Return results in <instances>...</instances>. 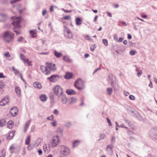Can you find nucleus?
<instances>
[{"label":"nucleus","mask_w":157,"mask_h":157,"mask_svg":"<svg viewBox=\"0 0 157 157\" xmlns=\"http://www.w3.org/2000/svg\"><path fill=\"white\" fill-rule=\"evenodd\" d=\"M3 37L4 41L6 43H9L13 40L14 34L6 31L4 33Z\"/></svg>","instance_id":"f257e3e1"},{"label":"nucleus","mask_w":157,"mask_h":157,"mask_svg":"<svg viewBox=\"0 0 157 157\" xmlns=\"http://www.w3.org/2000/svg\"><path fill=\"white\" fill-rule=\"evenodd\" d=\"M74 86L78 90H82L84 88V82L81 79H78L74 83Z\"/></svg>","instance_id":"f03ea898"},{"label":"nucleus","mask_w":157,"mask_h":157,"mask_svg":"<svg viewBox=\"0 0 157 157\" xmlns=\"http://www.w3.org/2000/svg\"><path fill=\"white\" fill-rule=\"evenodd\" d=\"M11 18L13 20V21L12 22V24L14 26V28H20L21 26L20 24V23L21 20V17H12Z\"/></svg>","instance_id":"7ed1b4c3"},{"label":"nucleus","mask_w":157,"mask_h":157,"mask_svg":"<svg viewBox=\"0 0 157 157\" xmlns=\"http://www.w3.org/2000/svg\"><path fill=\"white\" fill-rule=\"evenodd\" d=\"M64 36L68 38H72L73 37V34L71 30L66 26H64Z\"/></svg>","instance_id":"20e7f679"},{"label":"nucleus","mask_w":157,"mask_h":157,"mask_svg":"<svg viewBox=\"0 0 157 157\" xmlns=\"http://www.w3.org/2000/svg\"><path fill=\"white\" fill-rule=\"evenodd\" d=\"M53 91L56 95H62L63 94L62 88L59 85H56L54 87Z\"/></svg>","instance_id":"39448f33"},{"label":"nucleus","mask_w":157,"mask_h":157,"mask_svg":"<svg viewBox=\"0 0 157 157\" xmlns=\"http://www.w3.org/2000/svg\"><path fill=\"white\" fill-rule=\"evenodd\" d=\"M59 139L58 136H55L52 137L51 145L53 147L56 146L59 144Z\"/></svg>","instance_id":"423d86ee"},{"label":"nucleus","mask_w":157,"mask_h":157,"mask_svg":"<svg viewBox=\"0 0 157 157\" xmlns=\"http://www.w3.org/2000/svg\"><path fill=\"white\" fill-rule=\"evenodd\" d=\"M20 58L22 61L25 64L28 66H32L31 61H29L28 59L26 58L25 56L22 54H20Z\"/></svg>","instance_id":"0eeeda50"},{"label":"nucleus","mask_w":157,"mask_h":157,"mask_svg":"<svg viewBox=\"0 0 157 157\" xmlns=\"http://www.w3.org/2000/svg\"><path fill=\"white\" fill-rule=\"evenodd\" d=\"M61 152L62 154L67 155L69 153V150L67 147L62 146L61 147Z\"/></svg>","instance_id":"6e6552de"},{"label":"nucleus","mask_w":157,"mask_h":157,"mask_svg":"<svg viewBox=\"0 0 157 157\" xmlns=\"http://www.w3.org/2000/svg\"><path fill=\"white\" fill-rule=\"evenodd\" d=\"M46 65L50 70H56V67L55 64L48 62H47L46 63Z\"/></svg>","instance_id":"1a4fd4ad"},{"label":"nucleus","mask_w":157,"mask_h":157,"mask_svg":"<svg viewBox=\"0 0 157 157\" xmlns=\"http://www.w3.org/2000/svg\"><path fill=\"white\" fill-rule=\"evenodd\" d=\"M41 70L42 72L46 75H48L50 73V71L48 70L46 66H42L40 67Z\"/></svg>","instance_id":"9d476101"},{"label":"nucleus","mask_w":157,"mask_h":157,"mask_svg":"<svg viewBox=\"0 0 157 157\" xmlns=\"http://www.w3.org/2000/svg\"><path fill=\"white\" fill-rule=\"evenodd\" d=\"M9 101V99L7 98H4L0 101V105L2 106H5L7 105Z\"/></svg>","instance_id":"9b49d317"},{"label":"nucleus","mask_w":157,"mask_h":157,"mask_svg":"<svg viewBox=\"0 0 157 157\" xmlns=\"http://www.w3.org/2000/svg\"><path fill=\"white\" fill-rule=\"evenodd\" d=\"M59 78V76L56 75H52L48 78V79L51 82H55Z\"/></svg>","instance_id":"f8f14e48"},{"label":"nucleus","mask_w":157,"mask_h":157,"mask_svg":"<svg viewBox=\"0 0 157 157\" xmlns=\"http://www.w3.org/2000/svg\"><path fill=\"white\" fill-rule=\"evenodd\" d=\"M18 113V110L16 107H14L11 109L10 113L13 117L17 115Z\"/></svg>","instance_id":"ddd939ff"},{"label":"nucleus","mask_w":157,"mask_h":157,"mask_svg":"<svg viewBox=\"0 0 157 157\" xmlns=\"http://www.w3.org/2000/svg\"><path fill=\"white\" fill-rule=\"evenodd\" d=\"M44 151L46 153H48L50 150V147L48 144H45L43 146Z\"/></svg>","instance_id":"4468645a"},{"label":"nucleus","mask_w":157,"mask_h":157,"mask_svg":"<svg viewBox=\"0 0 157 157\" xmlns=\"http://www.w3.org/2000/svg\"><path fill=\"white\" fill-rule=\"evenodd\" d=\"M73 76V75L72 73L66 72L64 78L66 79H70Z\"/></svg>","instance_id":"2eb2a0df"},{"label":"nucleus","mask_w":157,"mask_h":157,"mask_svg":"<svg viewBox=\"0 0 157 157\" xmlns=\"http://www.w3.org/2000/svg\"><path fill=\"white\" fill-rule=\"evenodd\" d=\"M15 90L17 95L19 97H21V93L20 88L17 86H16L15 87Z\"/></svg>","instance_id":"dca6fc26"},{"label":"nucleus","mask_w":157,"mask_h":157,"mask_svg":"<svg viewBox=\"0 0 157 157\" xmlns=\"http://www.w3.org/2000/svg\"><path fill=\"white\" fill-rule=\"evenodd\" d=\"M33 85L35 88L39 89H41L42 87V85L41 84L37 82H34L33 83Z\"/></svg>","instance_id":"f3484780"},{"label":"nucleus","mask_w":157,"mask_h":157,"mask_svg":"<svg viewBox=\"0 0 157 157\" xmlns=\"http://www.w3.org/2000/svg\"><path fill=\"white\" fill-rule=\"evenodd\" d=\"M60 99L61 102L63 104H65L67 102V99L65 95L63 94L61 95Z\"/></svg>","instance_id":"a211bd4d"},{"label":"nucleus","mask_w":157,"mask_h":157,"mask_svg":"<svg viewBox=\"0 0 157 157\" xmlns=\"http://www.w3.org/2000/svg\"><path fill=\"white\" fill-rule=\"evenodd\" d=\"M40 99L41 101L43 102H45L47 100V97L45 95L42 94L40 95Z\"/></svg>","instance_id":"6ab92c4d"},{"label":"nucleus","mask_w":157,"mask_h":157,"mask_svg":"<svg viewBox=\"0 0 157 157\" xmlns=\"http://www.w3.org/2000/svg\"><path fill=\"white\" fill-rule=\"evenodd\" d=\"M66 93L70 95H74L76 94V92L73 90L71 89H67L66 91Z\"/></svg>","instance_id":"aec40b11"},{"label":"nucleus","mask_w":157,"mask_h":157,"mask_svg":"<svg viewBox=\"0 0 157 157\" xmlns=\"http://www.w3.org/2000/svg\"><path fill=\"white\" fill-rule=\"evenodd\" d=\"M13 126L14 123L13 121H10L8 122L7 124V126L10 129L12 128L13 127Z\"/></svg>","instance_id":"412c9836"},{"label":"nucleus","mask_w":157,"mask_h":157,"mask_svg":"<svg viewBox=\"0 0 157 157\" xmlns=\"http://www.w3.org/2000/svg\"><path fill=\"white\" fill-rule=\"evenodd\" d=\"M15 134V131H13L9 133V135L7 137V139L8 140H11L14 136Z\"/></svg>","instance_id":"4be33fe9"},{"label":"nucleus","mask_w":157,"mask_h":157,"mask_svg":"<svg viewBox=\"0 0 157 157\" xmlns=\"http://www.w3.org/2000/svg\"><path fill=\"white\" fill-rule=\"evenodd\" d=\"M63 59L64 61L67 63H71L72 62L71 60L67 56H64Z\"/></svg>","instance_id":"5701e85b"},{"label":"nucleus","mask_w":157,"mask_h":157,"mask_svg":"<svg viewBox=\"0 0 157 157\" xmlns=\"http://www.w3.org/2000/svg\"><path fill=\"white\" fill-rule=\"evenodd\" d=\"M31 121H28L25 123V126L24 128V132H26L27 129Z\"/></svg>","instance_id":"b1692460"},{"label":"nucleus","mask_w":157,"mask_h":157,"mask_svg":"<svg viewBox=\"0 0 157 157\" xmlns=\"http://www.w3.org/2000/svg\"><path fill=\"white\" fill-rule=\"evenodd\" d=\"M76 24L77 25H80L82 24V19L79 17L77 18L75 20Z\"/></svg>","instance_id":"393cba45"},{"label":"nucleus","mask_w":157,"mask_h":157,"mask_svg":"<svg viewBox=\"0 0 157 157\" xmlns=\"http://www.w3.org/2000/svg\"><path fill=\"white\" fill-rule=\"evenodd\" d=\"M30 136L28 135L25 140V144L26 145H28L30 142Z\"/></svg>","instance_id":"a878e982"},{"label":"nucleus","mask_w":157,"mask_h":157,"mask_svg":"<svg viewBox=\"0 0 157 157\" xmlns=\"http://www.w3.org/2000/svg\"><path fill=\"white\" fill-rule=\"evenodd\" d=\"M54 55L57 58L60 57L62 56V54L61 53L58 52L56 51H54Z\"/></svg>","instance_id":"bb28decb"},{"label":"nucleus","mask_w":157,"mask_h":157,"mask_svg":"<svg viewBox=\"0 0 157 157\" xmlns=\"http://www.w3.org/2000/svg\"><path fill=\"white\" fill-rule=\"evenodd\" d=\"M6 124V121L5 120H0V127H3Z\"/></svg>","instance_id":"cd10ccee"},{"label":"nucleus","mask_w":157,"mask_h":157,"mask_svg":"<svg viewBox=\"0 0 157 157\" xmlns=\"http://www.w3.org/2000/svg\"><path fill=\"white\" fill-rule=\"evenodd\" d=\"M6 16L5 15H0V21H3L5 20L6 18Z\"/></svg>","instance_id":"c85d7f7f"},{"label":"nucleus","mask_w":157,"mask_h":157,"mask_svg":"<svg viewBox=\"0 0 157 157\" xmlns=\"http://www.w3.org/2000/svg\"><path fill=\"white\" fill-rule=\"evenodd\" d=\"M12 70L14 71V73H15V75H20V73L19 71L16 69L15 68V67H12Z\"/></svg>","instance_id":"c756f323"},{"label":"nucleus","mask_w":157,"mask_h":157,"mask_svg":"<svg viewBox=\"0 0 157 157\" xmlns=\"http://www.w3.org/2000/svg\"><path fill=\"white\" fill-rule=\"evenodd\" d=\"M107 93L109 95L111 94L112 92V89L111 88H108L107 89Z\"/></svg>","instance_id":"7c9ffc66"},{"label":"nucleus","mask_w":157,"mask_h":157,"mask_svg":"<svg viewBox=\"0 0 157 157\" xmlns=\"http://www.w3.org/2000/svg\"><path fill=\"white\" fill-rule=\"evenodd\" d=\"M76 101V99L75 98H71L69 104H73Z\"/></svg>","instance_id":"2f4dec72"},{"label":"nucleus","mask_w":157,"mask_h":157,"mask_svg":"<svg viewBox=\"0 0 157 157\" xmlns=\"http://www.w3.org/2000/svg\"><path fill=\"white\" fill-rule=\"evenodd\" d=\"M113 148V146L112 145H108L106 147V150L108 151L109 150L112 151Z\"/></svg>","instance_id":"473e14b6"},{"label":"nucleus","mask_w":157,"mask_h":157,"mask_svg":"<svg viewBox=\"0 0 157 157\" xmlns=\"http://www.w3.org/2000/svg\"><path fill=\"white\" fill-rule=\"evenodd\" d=\"M29 33L30 34L32 35V36L33 37H35L36 36V33L34 32V30H30Z\"/></svg>","instance_id":"72a5a7b5"},{"label":"nucleus","mask_w":157,"mask_h":157,"mask_svg":"<svg viewBox=\"0 0 157 157\" xmlns=\"http://www.w3.org/2000/svg\"><path fill=\"white\" fill-rule=\"evenodd\" d=\"M15 146L13 144L11 146L10 148V150L11 152L12 153H13V150L15 149Z\"/></svg>","instance_id":"f704fd0d"},{"label":"nucleus","mask_w":157,"mask_h":157,"mask_svg":"<svg viewBox=\"0 0 157 157\" xmlns=\"http://www.w3.org/2000/svg\"><path fill=\"white\" fill-rule=\"evenodd\" d=\"M80 143V141L79 140H76L73 143V146L75 147V146H77Z\"/></svg>","instance_id":"c9c22d12"},{"label":"nucleus","mask_w":157,"mask_h":157,"mask_svg":"<svg viewBox=\"0 0 157 157\" xmlns=\"http://www.w3.org/2000/svg\"><path fill=\"white\" fill-rule=\"evenodd\" d=\"M71 18L70 16L69 15H67L64 16L62 18V20H67L70 19Z\"/></svg>","instance_id":"e433bc0d"},{"label":"nucleus","mask_w":157,"mask_h":157,"mask_svg":"<svg viewBox=\"0 0 157 157\" xmlns=\"http://www.w3.org/2000/svg\"><path fill=\"white\" fill-rule=\"evenodd\" d=\"M103 43L106 46H107L108 44V42L107 40L105 39H103L102 40Z\"/></svg>","instance_id":"4c0bfd02"},{"label":"nucleus","mask_w":157,"mask_h":157,"mask_svg":"<svg viewBox=\"0 0 157 157\" xmlns=\"http://www.w3.org/2000/svg\"><path fill=\"white\" fill-rule=\"evenodd\" d=\"M5 85L2 82H0V89H2L4 87Z\"/></svg>","instance_id":"58836bf2"},{"label":"nucleus","mask_w":157,"mask_h":157,"mask_svg":"<svg viewBox=\"0 0 157 157\" xmlns=\"http://www.w3.org/2000/svg\"><path fill=\"white\" fill-rule=\"evenodd\" d=\"M84 37L86 40H91V38L90 37V36L88 35H85Z\"/></svg>","instance_id":"ea45409f"},{"label":"nucleus","mask_w":157,"mask_h":157,"mask_svg":"<svg viewBox=\"0 0 157 157\" xmlns=\"http://www.w3.org/2000/svg\"><path fill=\"white\" fill-rule=\"evenodd\" d=\"M136 53V51H131L129 53L132 56L135 55Z\"/></svg>","instance_id":"a19ab883"},{"label":"nucleus","mask_w":157,"mask_h":157,"mask_svg":"<svg viewBox=\"0 0 157 157\" xmlns=\"http://www.w3.org/2000/svg\"><path fill=\"white\" fill-rule=\"evenodd\" d=\"M51 124L53 126L55 127L57 125L56 122L55 121H54L52 122L51 123Z\"/></svg>","instance_id":"79ce46f5"},{"label":"nucleus","mask_w":157,"mask_h":157,"mask_svg":"<svg viewBox=\"0 0 157 157\" xmlns=\"http://www.w3.org/2000/svg\"><path fill=\"white\" fill-rule=\"evenodd\" d=\"M53 115H51L49 117H47V119L48 120L52 121L53 120Z\"/></svg>","instance_id":"37998d69"},{"label":"nucleus","mask_w":157,"mask_h":157,"mask_svg":"<svg viewBox=\"0 0 157 157\" xmlns=\"http://www.w3.org/2000/svg\"><path fill=\"white\" fill-rule=\"evenodd\" d=\"M4 55L6 57H7L8 58H9V57L10 56V55L8 52H6L4 54Z\"/></svg>","instance_id":"c03bdc74"},{"label":"nucleus","mask_w":157,"mask_h":157,"mask_svg":"<svg viewBox=\"0 0 157 157\" xmlns=\"http://www.w3.org/2000/svg\"><path fill=\"white\" fill-rule=\"evenodd\" d=\"M6 154L4 151H2L1 155H0V157H4L5 156Z\"/></svg>","instance_id":"a18cd8bd"},{"label":"nucleus","mask_w":157,"mask_h":157,"mask_svg":"<svg viewBox=\"0 0 157 157\" xmlns=\"http://www.w3.org/2000/svg\"><path fill=\"white\" fill-rule=\"evenodd\" d=\"M71 125V123L69 122H67L65 124V126L67 127H70Z\"/></svg>","instance_id":"49530a36"},{"label":"nucleus","mask_w":157,"mask_h":157,"mask_svg":"<svg viewBox=\"0 0 157 157\" xmlns=\"http://www.w3.org/2000/svg\"><path fill=\"white\" fill-rule=\"evenodd\" d=\"M129 98L131 100H133L135 99V97L133 95H130L129 96Z\"/></svg>","instance_id":"de8ad7c7"},{"label":"nucleus","mask_w":157,"mask_h":157,"mask_svg":"<svg viewBox=\"0 0 157 157\" xmlns=\"http://www.w3.org/2000/svg\"><path fill=\"white\" fill-rule=\"evenodd\" d=\"M23 39V38L22 36H20L18 38V41L19 42H21Z\"/></svg>","instance_id":"09e8293b"},{"label":"nucleus","mask_w":157,"mask_h":157,"mask_svg":"<svg viewBox=\"0 0 157 157\" xmlns=\"http://www.w3.org/2000/svg\"><path fill=\"white\" fill-rule=\"evenodd\" d=\"M62 10L63 11H64V12H65L66 13L70 12H71V11H72L71 10H65L63 8L62 9Z\"/></svg>","instance_id":"8fccbe9b"},{"label":"nucleus","mask_w":157,"mask_h":157,"mask_svg":"<svg viewBox=\"0 0 157 157\" xmlns=\"http://www.w3.org/2000/svg\"><path fill=\"white\" fill-rule=\"evenodd\" d=\"M106 119L107 120V122L109 123V126H110L111 125V122L110 120L108 118H107Z\"/></svg>","instance_id":"3c124183"},{"label":"nucleus","mask_w":157,"mask_h":157,"mask_svg":"<svg viewBox=\"0 0 157 157\" xmlns=\"http://www.w3.org/2000/svg\"><path fill=\"white\" fill-rule=\"evenodd\" d=\"M53 113L57 115L58 114L59 111L57 109H56L54 110Z\"/></svg>","instance_id":"603ef678"},{"label":"nucleus","mask_w":157,"mask_h":157,"mask_svg":"<svg viewBox=\"0 0 157 157\" xmlns=\"http://www.w3.org/2000/svg\"><path fill=\"white\" fill-rule=\"evenodd\" d=\"M123 40V38L122 37H120L119 39L117 40V41L118 42H121Z\"/></svg>","instance_id":"864d4df0"},{"label":"nucleus","mask_w":157,"mask_h":157,"mask_svg":"<svg viewBox=\"0 0 157 157\" xmlns=\"http://www.w3.org/2000/svg\"><path fill=\"white\" fill-rule=\"evenodd\" d=\"M13 30L14 32H15L16 33V35L17 36L19 34H20L21 32H18L16 31L14 29Z\"/></svg>","instance_id":"5fc2aeb1"},{"label":"nucleus","mask_w":157,"mask_h":157,"mask_svg":"<svg viewBox=\"0 0 157 157\" xmlns=\"http://www.w3.org/2000/svg\"><path fill=\"white\" fill-rule=\"evenodd\" d=\"M5 77V76L3 75V74L2 73H0V78H4Z\"/></svg>","instance_id":"6e6d98bb"},{"label":"nucleus","mask_w":157,"mask_h":157,"mask_svg":"<svg viewBox=\"0 0 157 157\" xmlns=\"http://www.w3.org/2000/svg\"><path fill=\"white\" fill-rule=\"evenodd\" d=\"M115 138L114 137H113V136L112 138V139H111V142L112 143H113L115 141Z\"/></svg>","instance_id":"4d7b16f0"},{"label":"nucleus","mask_w":157,"mask_h":157,"mask_svg":"<svg viewBox=\"0 0 157 157\" xmlns=\"http://www.w3.org/2000/svg\"><path fill=\"white\" fill-rule=\"evenodd\" d=\"M114 40H118V37L116 35H114V38H113Z\"/></svg>","instance_id":"13d9d810"},{"label":"nucleus","mask_w":157,"mask_h":157,"mask_svg":"<svg viewBox=\"0 0 157 157\" xmlns=\"http://www.w3.org/2000/svg\"><path fill=\"white\" fill-rule=\"evenodd\" d=\"M38 154L39 155H41L42 153V151L41 150H39L38 151Z\"/></svg>","instance_id":"bf43d9fd"},{"label":"nucleus","mask_w":157,"mask_h":157,"mask_svg":"<svg viewBox=\"0 0 157 157\" xmlns=\"http://www.w3.org/2000/svg\"><path fill=\"white\" fill-rule=\"evenodd\" d=\"M142 74V71L140 70L138 72V75L139 77Z\"/></svg>","instance_id":"052dcab7"},{"label":"nucleus","mask_w":157,"mask_h":157,"mask_svg":"<svg viewBox=\"0 0 157 157\" xmlns=\"http://www.w3.org/2000/svg\"><path fill=\"white\" fill-rule=\"evenodd\" d=\"M47 13V11L46 10H44L42 12V14L43 15H45Z\"/></svg>","instance_id":"680f3d73"},{"label":"nucleus","mask_w":157,"mask_h":157,"mask_svg":"<svg viewBox=\"0 0 157 157\" xmlns=\"http://www.w3.org/2000/svg\"><path fill=\"white\" fill-rule=\"evenodd\" d=\"M107 14L109 17H112V14L109 12H107Z\"/></svg>","instance_id":"e2e57ef3"},{"label":"nucleus","mask_w":157,"mask_h":157,"mask_svg":"<svg viewBox=\"0 0 157 157\" xmlns=\"http://www.w3.org/2000/svg\"><path fill=\"white\" fill-rule=\"evenodd\" d=\"M50 11L52 12L53 11V6H51L50 8Z\"/></svg>","instance_id":"0e129e2a"},{"label":"nucleus","mask_w":157,"mask_h":157,"mask_svg":"<svg viewBox=\"0 0 157 157\" xmlns=\"http://www.w3.org/2000/svg\"><path fill=\"white\" fill-rule=\"evenodd\" d=\"M132 38V36H131V35L130 34H128V39H131Z\"/></svg>","instance_id":"69168bd1"},{"label":"nucleus","mask_w":157,"mask_h":157,"mask_svg":"<svg viewBox=\"0 0 157 157\" xmlns=\"http://www.w3.org/2000/svg\"><path fill=\"white\" fill-rule=\"evenodd\" d=\"M89 56V55L88 54H85L84 55V57L86 58H88Z\"/></svg>","instance_id":"338daca9"},{"label":"nucleus","mask_w":157,"mask_h":157,"mask_svg":"<svg viewBox=\"0 0 157 157\" xmlns=\"http://www.w3.org/2000/svg\"><path fill=\"white\" fill-rule=\"evenodd\" d=\"M98 17V16L96 15L95 16L94 19V21L95 22H96L97 21V18Z\"/></svg>","instance_id":"774afa93"}]
</instances>
